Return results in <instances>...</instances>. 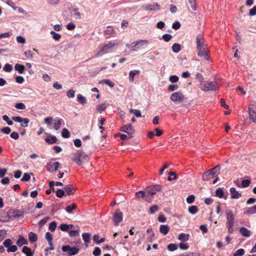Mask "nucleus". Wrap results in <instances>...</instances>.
Returning <instances> with one entry per match:
<instances>
[{"label": "nucleus", "mask_w": 256, "mask_h": 256, "mask_svg": "<svg viewBox=\"0 0 256 256\" xmlns=\"http://www.w3.org/2000/svg\"><path fill=\"white\" fill-rule=\"evenodd\" d=\"M72 160L78 166H81L83 163L88 162L89 158L84 152L82 150H78L76 153L72 154Z\"/></svg>", "instance_id": "f257e3e1"}, {"label": "nucleus", "mask_w": 256, "mask_h": 256, "mask_svg": "<svg viewBox=\"0 0 256 256\" xmlns=\"http://www.w3.org/2000/svg\"><path fill=\"white\" fill-rule=\"evenodd\" d=\"M116 45L114 42H110L104 45L99 46V50L96 54V57H100L112 51L114 47Z\"/></svg>", "instance_id": "f03ea898"}, {"label": "nucleus", "mask_w": 256, "mask_h": 256, "mask_svg": "<svg viewBox=\"0 0 256 256\" xmlns=\"http://www.w3.org/2000/svg\"><path fill=\"white\" fill-rule=\"evenodd\" d=\"M200 88L204 91L216 90L218 88L216 82L212 81H204L200 84Z\"/></svg>", "instance_id": "7ed1b4c3"}, {"label": "nucleus", "mask_w": 256, "mask_h": 256, "mask_svg": "<svg viewBox=\"0 0 256 256\" xmlns=\"http://www.w3.org/2000/svg\"><path fill=\"white\" fill-rule=\"evenodd\" d=\"M220 168V165H217L214 168L204 172L202 176V180L204 181H207L214 178L216 175L219 173Z\"/></svg>", "instance_id": "20e7f679"}, {"label": "nucleus", "mask_w": 256, "mask_h": 256, "mask_svg": "<svg viewBox=\"0 0 256 256\" xmlns=\"http://www.w3.org/2000/svg\"><path fill=\"white\" fill-rule=\"evenodd\" d=\"M226 226L230 233L233 232V226L234 225V216L232 212L230 210H226Z\"/></svg>", "instance_id": "39448f33"}, {"label": "nucleus", "mask_w": 256, "mask_h": 256, "mask_svg": "<svg viewBox=\"0 0 256 256\" xmlns=\"http://www.w3.org/2000/svg\"><path fill=\"white\" fill-rule=\"evenodd\" d=\"M148 44V40H139L132 42L130 46V48L131 51H136L140 48L146 46Z\"/></svg>", "instance_id": "423d86ee"}, {"label": "nucleus", "mask_w": 256, "mask_h": 256, "mask_svg": "<svg viewBox=\"0 0 256 256\" xmlns=\"http://www.w3.org/2000/svg\"><path fill=\"white\" fill-rule=\"evenodd\" d=\"M198 52V56L200 57H202L204 60H209V50L208 46L200 47L196 48Z\"/></svg>", "instance_id": "0eeeda50"}, {"label": "nucleus", "mask_w": 256, "mask_h": 256, "mask_svg": "<svg viewBox=\"0 0 256 256\" xmlns=\"http://www.w3.org/2000/svg\"><path fill=\"white\" fill-rule=\"evenodd\" d=\"M62 250L64 252H68V256H74L78 254L80 249L76 247H71L68 245L64 246L62 248Z\"/></svg>", "instance_id": "6e6552de"}, {"label": "nucleus", "mask_w": 256, "mask_h": 256, "mask_svg": "<svg viewBox=\"0 0 256 256\" xmlns=\"http://www.w3.org/2000/svg\"><path fill=\"white\" fill-rule=\"evenodd\" d=\"M120 130L124 132H126L128 134V139L132 138L134 133V130L132 124L124 126L121 128Z\"/></svg>", "instance_id": "1a4fd4ad"}, {"label": "nucleus", "mask_w": 256, "mask_h": 256, "mask_svg": "<svg viewBox=\"0 0 256 256\" xmlns=\"http://www.w3.org/2000/svg\"><path fill=\"white\" fill-rule=\"evenodd\" d=\"M170 99L173 102H181L184 99V96L181 92H177L173 93L170 96Z\"/></svg>", "instance_id": "9d476101"}, {"label": "nucleus", "mask_w": 256, "mask_h": 256, "mask_svg": "<svg viewBox=\"0 0 256 256\" xmlns=\"http://www.w3.org/2000/svg\"><path fill=\"white\" fill-rule=\"evenodd\" d=\"M162 186L159 184L154 185L151 186L146 188V192L150 194L151 196L155 195L157 192L160 190Z\"/></svg>", "instance_id": "9b49d317"}, {"label": "nucleus", "mask_w": 256, "mask_h": 256, "mask_svg": "<svg viewBox=\"0 0 256 256\" xmlns=\"http://www.w3.org/2000/svg\"><path fill=\"white\" fill-rule=\"evenodd\" d=\"M59 162H48L46 164V170L48 171L52 172L54 171H56L60 166Z\"/></svg>", "instance_id": "f8f14e48"}, {"label": "nucleus", "mask_w": 256, "mask_h": 256, "mask_svg": "<svg viewBox=\"0 0 256 256\" xmlns=\"http://www.w3.org/2000/svg\"><path fill=\"white\" fill-rule=\"evenodd\" d=\"M123 218L122 213L119 210H116L113 216V220L115 226L118 225L119 223L122 221Z\"/></svg>", "instance_id": "ddd939ff"}, {"label": "nucleus", "mask_w": 256, "mask_h": 256, "mask_svg": "<svg viewBox=\"0 0 256 256\" xmlns=\"http://www.w3.org/2000/svg\"><path fill=\"white\" fill-rule=\"evenodd\" d=\"M196 48L207 46L204 36L201 34H198L196 36Z\"/></svg>", "instance_id": "4468645a"}, {"label": "nucleus", "mask_w": 256, "mask_h": 256, "mask_svg": "<svg viewBox=\"0 0 256 256\" xmlns=\"http://www.w3.org/2000/svg\"><path fill=\"white\" fill-rule=\"evenodd\" d=\"M144 9L146 10L156 11L160 10V6L156 2H154L152 4H147L143 6Z\"/></svg>", "instance_id": "2eb2a0df"}, {"label": "nucleus", "mask_w": 256, "mask_h": 256, "mask_svg": "<svg viewBox=\"0 0 256 256\" xmlns=\"http://www.w3.org/2000/svg\"><path fill=\"white\" fill-rule=\"evenodd\" d=\"M230 192L231 194V198L232 199H238L241 197L242 194L236 190L235 188H231Z\"/></svg>", "instance_id": "dca6fc26"}, {"label": "nucleus", "mask_w": 256, "mask_h": 256, "mask_svg": "<svg viewBox=\"0 0 256 256\" xmlns=\"http://www.w3.org/2000/svg\"><path fill=\"white\" fill-rule=\"evenodd\" d=\"M64 192H66V194L69 196L74 194L76 190L72 184H68L64 188Z\"/></svg>", "instance_id": "f3484780"}, {"label": "nucleus", "mask_w": 256, "mask_h": 256, "mask_svg": "<svg viewBox=\"0 0 256 256\" xmlns=\"http://www.w3.org/2000/svg\"><path fill=\"white\" fill-rule=\"evenodd\" d=\"M248 114L250 119L256 122V112L250 106L248 107Z\"/></svg>", "instance_id": "a211bd4d"}, {"label": "nucleus", "mask_w": 256, "mask_h": 256, "mask_svg": "<svg viewBox=\"0 0 256 256\" xmlns=\"http://www.w3.org/2000/svg\"><path fill=\"white\" fill-rule=\"evenodd\" d=\"M45 140L48 144H53L57 142L58 138L54 136L50 135L47 137Z\"/></svg>", "instance_id": "6ab92c4d"}, {"label": "nucleus", "mask_w": 256, "mask_h": 256, "mask_svg": "<svg viewBox=\"0 0 256 256\" xmlns=\"http://www.w3.org/2000/svg\"><path fill=\"white\" fill-rule=\"evenodd\" d=\"M240 232L243 236L246 237H248L250 235V231L248 230L247 228L244 227H242L240 229Z\"/></svg>", "instance_id": "aec40b11"}, {"label": "nucleus", "mask_w": 256, "mask_h": 256, "mask_svg": "<svg viewBox=\"0 0 256 256\" xmlns=\"http://www.w3.org/2000/svg\"><path fill=\"white\" fill-rule=\"evenodd\" d=\"M22 252L26 254V256H34V253L32 252L31 249L26 246L23 247Z\"/></svg>", "instance_id": "412c9836"}, {"label": "nucleus", "mask_w": 256, "mask_h": 256, "mask_svg": "<svg viewBox=\"0 0 256 256\" xmlns=\"http://www.w3.org/2000/svg\"><path fill=\"white\" fill-rule=\"evenodd\" d=\"M170 230V227L168 225H161L160 228V232L164 235L166 234Z\"/></svg>", "instance_id": "4be33fe9"}, {"label": "nucleus", "mask_w": 256, "mask_h": 256, "mask_svg": "<svg viewBox=\"0 0 256 256\" xmlns=\"http://www.w3.org/2000/svg\"><path fill=\"white\" fill-rule=\"evenodd\" d=\"M14 68L16 70L18 71L20 74H22L25 70V67L24 65L16 64H15Z\"/></svg>", "instance_id": "5701e85b"}, {"label": "nucleus", "mask_w": 256, "mask_h": 256, "mask_svg": "<svg viewBox=\"0 0 256 256\" xmlns=\"http://www.w3.org/2000/svg\"><path fill=\"white\" fill-rule=\"evenodd\" d=\"M140 70H134L130 71L129 73V79L131 82H133L134 77L136 75H138L140 74Z\"/></svg>", "instance_id": "b1692460"}, {"label": "nucleus", "mask_w": 256, "mask_h": 256, "mask_svg": "<svg viewBox=\"0 0 256 256\" xmlns=\"http://www.w3.org/2000/svg\"><path fill=\"white\" fill-rule=\"evenodd\" d=\"M146 192L143 190L137 192L135 194L136 198L138 200H139L140 198H144L146 196Z\"/></svg>", "instance_id": "393cba45"}, {"label": "nucleus", "mask_w": 256, "mask_h": 256, "mask_svg": "<svg viewBox=\"0 0 256 256\" xmlns=\"http://www.w3.org/2000/svg\"><path fill=\"white\" fill-rule=\"evenodd\" d=\"M77 101L82 104H86L87 102L86 98L80 94L77 95Z\"/></svg>", "instance_id": "a878e982"}, {"label": "nucleus", "mask_w": 256, "mask_h": 256, "mask_svg": "<svg viewBox=\"0 0 256 256\" xmlns=\"http://www.w3.org/2000/svg\"><path fill=\"white\" fill-rule=\"evenodd\" d=\"M246 214H256V204L254 206L249 208L246 209L244 212Z\"/></svg>", "instance_id": "bb28decb"}, {"label": "nucleus", "mask_w": 256, "mask_h": 256, "mask_svg": "<svg viewBox=\"0 0 256 256\" xmlns=\"http://www.w3.org/2000/svg\"><path fill=\"white\" fill-rule=\"evenodd\" d=\"M28 238L30 242H32L37 240L38 236L37 235L34 233L33 232H30L28 234Z\"/></svg>", "instance_id": "cd10ccee"}, {"label": "nucleus", "mask_w": 256, "mask_h": 256, "mask_svg": "<svg viewBox=\"0 0 256 256\" xmlns=\"http://www.w3.org/2000/svg\"><path fill=\"white\" fill-rule=\"evenodd\" d=\"M190 235L188 234H186L182 233L179 235L178 239L181 242L187 241L189 238Z\"/></svg>", "instance_id": "c85d7f7f"}, {"label": "nucleus", "mask_w": 256, "mask_h": 256, "mask_svg": "<svg viewBox=\"0 0 256 256\" xmlns=\"http://www.w3.org/2000/svg\"><path fill=\"white\" fill-rule=\"evenodd\" d=\"M105 34L107 35H112L115 33V30L112 26H108L104 32Z\"/></svg>", "instance_id": "c756f323"}, {"label": "nucleus", "mask_w": 256, "mask_h": 256, "mask_svg": "<svg viewBox=\"0 0 256 256\" xmlns=\"http://www.w3.org/2000/svg\"><path fill=\"white\" fill-rule=\"evenodd\" d=\"M28 244V241L26 239L24 238L23 237H21L18 239L16 242V244L19 246H21L23 244Z\"/></svg>", "instance_id": "7c9ffc66"}, {"label": "nucleus", "mask_w": 256, "mask_h": 256, "mask_svg": "<svg viewBox=\"0 0 256 256\" xmlns=\"http://www.w3.org/2000/svg\"><path fill=\"white\" fill-rule=\"evenodd\" d=\"M172 48L173 52L175 53H178L180 50V46L177 43H174Z\"/></svg>", "instance_id": "2f4dec72"}, {"label": "nucleus", "mask_w": 256, "mask_h": 256, "mask_svg": "<svg viewBox=\"0 0 256 256\" xmlns=\"http://www.w3.org/2000/svg\"><path fill=\"white\" fill-rule=\"evenodd\" d=\"M168 175L169 176L168 178V180L169 181H172L173 180H176L177 178V175L176 172H170Z\"/></svg>", "instance_id": "473e14b6"}, {"label": "nucleus", "mask_w": 256, "mask_h": 256, "mask_svg": "<svg viewBox=\"0 0 256 256\" xmlns=\"http://www.w3.org/2000/svg\"><path fill=\"white\" fill-rule=\"evenodd\" d=\"M198 210V208L196 206H192L188 208V212L192 214H196Z\"/></svg>", "instance_id": "72a5a7b5"}, {"label": "nucleus", "mask_w": 256, "mask_h": 256, "mask_svg": "<svg viewBox=\"0 0 256 256\" xmlns=\"http://www.w3.org/2000/svg\"><path fill=\"white\" fill-rule=\"evenodd\" d=\"M76 208V205L75 204H73L72 205L67 206L66 208V210L68 213H71L72 211Z\"/></svg>", "instance_id": "f704fd0d"}, {"label": "nucleus", "mask_w": 256, "mask_h": 256, "mask_svg": "<svg viewBox=\"0 0 256 256\" xmlns=\"http://www.w3.org/2000/svg\"><path fill=\"white\" fill-rule=\"evenodd\" d=\"M100 83H104L108 85L110 88H113L114 86V84L112 81L108 79L102 80L100 82Z\"/></svg>", "instance_id": "c9c22d12"}, {"label": "nucleus", "mask_w": 256, "mask_h": 256, "mask_svg": "<svg viewBox=\"0 0 256 256\" xmlns=\"http://www.w3.org/2000/svg\"><path fill=\"white\" fill-rule=\"evenodd\" d=\"M90 234L89 233H84L82 234L83 240L86 244H88L90 242Z\"/></svg>", "instance_id": "e433bc0d"}, {"label": "nucleus", "mask_w": 256, "mask_h": 256, "mask_svg": "<svg viewBox=\"0 0 256 256\" xmlns=\"http://www.w3.org/2000/svg\"><path fill=\"white\" fill-rule=\"evenodd\" d=\"M62 136L64 138H68L70 136V133L68 130L64 128L62 130Z\"/></svg>", "instance_id": "4c0bfd02"}, {"label": "nucleus", "mask_w": 256, "mask_h": 256, "mask_svg": "<svg viewBox=\"0 0 256 256\" xmlns=\"http://www.w3.org/2000/svg\"><path fill=\"white\" fill-rule=\"evenodd\" d=\"M216 196L220 198H222L224 196V192L222 188H218L216 191Z\"/></svg>", "instance_id": "58836bf2"}, {"label": "nucleus", "mask_w": 256, "mask_h": 256, "mask_svg": "<svg viewBox=\"0 0 256 256\" xmlns=\"http://www.w3.org/2000/svg\"><path fill=\"white\" fill-rule=\"evenodd\" d=\"M72 15L74 17V18L78 20H80L81 17V14H80L78 12V9H74L73 12H72Z\"/></svg>", "instance_id": "ea45409f"}, {"label": "nucleus", "mask_w": 256, "mask_h": 256, "mask_svg": "<svg viewBox=\"0 0 256 256\" xmlns=\"http://www.w3.org/2000/svg\"><path fill=\"white\" fill-rule=\"evenodd\" d=\"M130 112L131 114H134L136 117L142 116L141 112L140 110L131 108L130 110Z\"/></svg>", "instance_id": "a19ab883"}, {"label": "nucleus", "mask_w": 256, "mask_h": 256, "mask_svg": "<svg viewBox=\"0 0 256 256\" xmlns=\"http://www.w3.org/2000/svg\"><path fill=\"white\" fill-rule=\"evenodd\" d=\"M62 119L58 118V120L57 122H55L54 124V129L56 130H58L60 128V126H62Z\"/></svg>", "instance_id": "79ce46f5"}, {"label": "nucleus", "mask_w": 256, "mask_h": 256, "mask_svg": "<svg viewBox=\"0 0 256 256\" xmlns=\"http://www.w3.org/2000/svg\"><path fill=\"white\" fill-rule=\"evenodd\" d=\"M50 34L52 36V38L56 40H58L61 38V35L60 34H58L54 31H51Z\"/></svg>", "instance_id": "37998d69"}, {"label": "nucleus", "mask_w": 256, "mask_h": 256, "mask_svg": "<svg viewBox=\"0 0 256 256\" xmlns=\"http://www.w3.org/2000/svg\"><path fill=\"white\" fill-rule=\"evenodd\" d=\"M30 122V120L27 118H23L22 122H20V126L24 128H26L28 126V124Z\"/></svg>", "instance_id": "c03bdc74"}, {"label": "nucleus", "mask_w": 256, "mask_h": 256, "mask_svg": "<svg viewBox=\"0 0 256 256\" xmlns=\"http://www.w3.org/2000/svg\"><path fill=\"white\" fill-rule=\"evenodd\" d=\"M244 254V250L242 248L238 250L233 254V256H242Z\"/></svg>", "instance_id": "a18cd8bd"}, {"label": "nucleus", "mask_w": 256, "mask_h": 256, "mask_svg": "<svg viewBox=\"0 0 256 256\" xmlns=\"http://www.w3.org/2000/svg\"><path fill=\"white\" fill-rule=\"evenodd\" d=\"M251 180H244L242 181V188H246L250 186V184Z\"/></svg>", "instance_id": "49530a36"}, {"label": "nucleus", "mask_w": 256, "mask_h": 256, "mask_svg": "<svg viewBox=\"0 0 256 256\" xmlns=\"http://www.w3.org/2000/svg\"><path fill=\"white\" fill-rule=\"evenodd\" d=\"M158 210V206L157 205H154L152 206L149 210V212L151 214H154Z\"/></svg>", "instance_id": "de8ad7c7"}, {"label": "nucleus", "mask_w": 256, "mask_h": 256, "mask_svg": "<svg viewBox=\"0 0 256 256\" xmlns=\"http://www.w3.org/2000/svg\"><path fill=\"white\" fill-rule=\"evenodd\" d=\"M75 91L72 89L69 90L66 92V96L69 98H72L75 96Z\"/></svg>", "instance_id": "09e8293b"}, {"label": "nucleus", "mask_w": 256, "mask_h": 256, "mask_svg": "<svg viewBox=\"0 0 256 256\" xmlns=\"http://www.w3.org/2000/svg\"><path fill=\"white\" fill-rule=\"evenodd\" d=\"M180 256H201L200 254L197 252H186Z\"/></svg>", "instance_id": "8fccbe9b"}, {"label": "nucleus", "mask_w": 256, "mask_h": 256, "mask_svg": "<svg viewBox=\"0 0 256 256\" xmlns=\"http://www.w3.org/2000/svg\"><path fill=\"white\" fill-rule=\"evenodd\" d=\"M64 190L61 189H58L56 192V196L57 197L61 198L64 195Z\"/></svg>", "instance_id": "3c124183"}, {"label": "nucleus", "mask_w": 256, "mask_h": 256, "mask_svg": "<svg viewBox=\"0 0 256 256\" xmlns=\"http://www.w3.org/2000/svg\"><path fill=\"white\" fill-rule=\"evenodd\" d=\"M3 70L4 71L6 72H10L12 70V65L8 64H5V66H4V68H3Z\"/></svg>", "instance_id": "603ef678"}, {"label": "nucleus", "mask_w": 256, "mask_h": 256, "mask_svg": "<svg viewBox=\"0 0 256 256\" xmlns=\"http://www.w3.org/2000/svg\"><path fill=\"white\" fill-rule=\"evenodd\" d=\"M178 86L177 84H170L168 88V90L170 92H173L178 89Z\"/></svg>", "instance_id": "864d4df0"}, {"label": "nucleus", "mask_w": 256, "mask_h": 256, "mask_svg": "<svg viewBox=\"0 0 256 256\" xmlns=\"http://www.w3.org/2000/svg\"><path fill=\"white\" fill-rule=\"evenodd\" d=\"M106 108V106L105 104H101L98 105L96 107V110L98 112H103L104 110Z\"/></svg>", "instance_id": "5fc2aeb1"}, {"label": "nucleus", "mask_w": 256, "mask_h": 256, "mask_svg": "<svg viewBox=\"0 0 256 256\" xmlns=\"http://www.w3.org/2000/svg\"><path fill=\"white\" fill-rule=\"evenodd\" d=\"M15 108L18 110H23L26 108V106L22 102H19L16 104Z\"/></svg>", "instance_id": "6e6d98bb"}, {"label": "nucleus", "mask_w": 256, "mask_h": 256, "mask_svg": "<svg viewBox=\"0 0 256 256\" xmlns=\"http://www.w3.org/2000/svg\"><path fill=\"white\" fill-rule=\"evenodd\" d=\"M56 228V222H52L50 223L49 226V230L51 232H54Z\"/></svg>", "instance_id": "4d7b16f0"}, {"label": "nucleus", "mask_w": 256, "mask_h": 256, "mask_svg": "<svg viewBox=\"0 0 256 256\" xmlns=\"http://www.w3.org/2000/svg\"><path fill=\"white\" fill-rule=\"evenodd\" d=\"M2 119L7 122L8 125L11 126L13 124L12 121L10 120L8 116L6 115L3 116Z\"/></svg>", "instance_id": "13d9d810"}, {"label": "nucleus", "mask_w": 256, "mask_h": 256, "mask_svg": "<svg viewBox=\"0 0 256 256\" xmlns=\"http://www.w3.org/2000/svg\"><path fill=\"white\" fill-rule=\"evenodd\" d=\"M194 200H195V196L194 195H190V196H189L187 198H186V202L189 204H192L194 202Z\"/></svg>", "instance_id": "bf43d9fd"}, {"label": "nucleus", "mask_w": 256, "mask_h": 256, "mask_svg": "<svg viewBox=\"0 0 256 256\" xmlns=\"http://www.w3.org/2000/svg\"><path fill=\"white\" fill-rule=\"evenodd\" d=\"M168 248L170 251H174L178 248V246L176 244H169L168 246Z\"/></svg>", "instance_id": "052dcab7"}, {"label": "nucleus", "mask_w": 256, "mask_h": 256, "mask_svg": "<svg viewBox=\"0 0 256 256\" xmlns=\"http://www.w3.org/2000/svg\"><path fill=\"white\" fill-rule=\"evenodd\" d=\"M6 235V231L4 230H0V242L4 238Z\"/></svg>", "instance_id": "680f3d73"}, {"label": "nucleus", "mask_w": 256, "mask_h": 256, "mask_svg": "<svg viewBox=\"0 0 256 256\" xmlns=\"http://www.w3.org/2000/svg\"><path fill=\"white\" fill-rule=\"evenodd\" d=\"M16 41L18 43L24 44L26 43V39L23 36H19L16 37Z\"/></svg>", "instance_id": "e2e57ef3"}, {"label": "nucleus", "mask_w": 256, "mask_h": 256, "mask_svg": "<svg viewBox=\"0 0 256 256\" xmlns=\"http://www.w3.org/2000/svg\"><path fill=\"white\" fill-rule=\"evenodd\" d=\"M172 38V36L170 34H164L162 36V39L166 42H169Z\"/></svg>", "instance_id": "0e129e2a"}, {"label": "nucleus", "mask_w": 256, "mask_h": 256, "mask_svg": "<svg viewBox=\"0 0 256 256\" xmlns=\"http://www.w3.org/2000/svg\"><path fill=\"white\" fill-rule=\"evenodd\" d=\"M59 228L64 232H66L68 230L70 226L67 224H62L59 226Z\"/></svg>", "instance_id": "69168bd1"}, {"label": "nucleus", "mask_w": 256, "mask_h": 256, "mask_svg": "<svg viewBox=\"0 0 256 256\" xmlns=\"http://www.w3.org/2000/svg\"><path fill=\"white\" fill-rule=\"evenodd\" d=\"M12 244V240L10 238H8V239L6 240L3 243L4 246L5 247H6L8 248Z\"/></svg>", "instance_id": "338daca9"}, {"label": "nucleus", "mask_w": 256, "mask_h": 256, "mask_svg": "<svg viewBox=\"0 0 256 256\" xmlns=\"http://www.w3.org/2000/svg\"><path fill=\"white\" fill-rule=\"evenodd\" d=\"M30 178V176L29 174L27 173H24V174L23 177L22 178L21 180L23 182H28V181Z\"/></svg>", "instance_id": "774afa93"}]
</instances>
